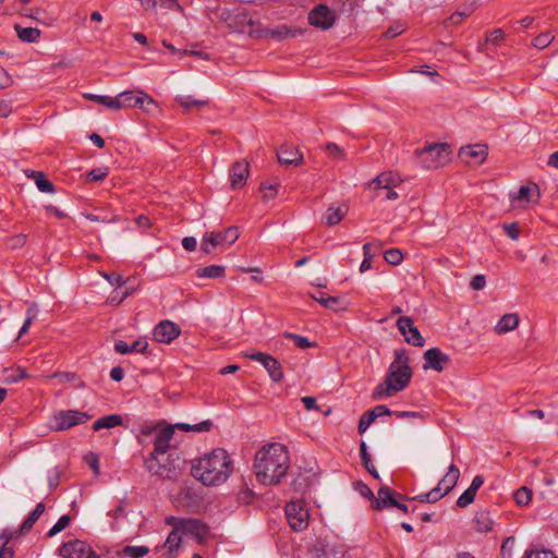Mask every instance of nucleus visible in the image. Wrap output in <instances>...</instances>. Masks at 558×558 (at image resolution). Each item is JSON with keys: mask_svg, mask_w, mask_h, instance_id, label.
<instances>
[{"mask_svg": "<svg viewBox=\"0 0 558 558\" xmlns=\"http://www.w3.org/2000/svg\"><path fill=\"white\" fill-rule=\"evenodd\" d=\"M289 525L294 531H303L310 522V511L304 500H292L286 506Z\"/></svg>", "mask_w": 558, "mask_h": 558, "instance_id": "9", "label": "nucleus"}, {"mask_svg": "<svg viewBox=\"0 0 558 558\" xmlns=\"http://www.w3.org/2000/svg\"><path fill=\"white\" fill-rule=\"evenodd\" d=\"M302 34V31L299 28H291L287 25H279L277 27H268L263 29V35L265 37H270L276 40H283L286 38H294Z\"/></svg>", "mask_w": 558, "mask_h": 558, "instance_id": "19", "label": "nucleus"}, {"mask_svg": "<svg viewBox=\"0 0 558 558\" xmlns=\"http://www.w3.org/2000/svg\"><path fill=\"white\" fill-rule=\"evenodd\" d=\"M84 98L97 104H101L110 109H121V105L116 100L114 97L86 93L84 94Z\"/></svg>", "mask_w": 558, "mask_h": 558, "instance_id": "32", "label": "nucleus"}, {"mask_svg": "<svg viewBox=\"0 0 558 558\" xmlns=\"http://www.w3.org/2000/svg\"><path fill=\"white\" fill-rule=\"evenodd\" d=\"M185 518L168 517L166 523L172 526V531H182V525Z\"/></svg>", "mask_w": 558, "mask_h": 558, "instance_id": "59", "label": "nucleus"}, {"mask_svg": "<svg viewBox=\"0 0 558 558\" xmlns=\"http://www.w3.org/2000/svg\"><path fill=\"white\" fill-rule=\"evenodd\" d=\"M533 493L526 486H522L514 493V500L519 506H527L532 500Z\"/></svg>", "mask_w": 558, "mask_h": 558, "instance_id": "40", "label": "nucleus"}, {"mask_svg": "<svg viewBox=\"0 0 558 558\" xmlns=\"http://www.w3.org/2000/svg\"><path fill=\"white\" fill-rule=\"evenodd\" d=\"M336 21V15L333 11H331L327 5L325 4H318L316 5L310 13H308V22L314 27L320 28V29H329L332 27Z\"/></svg>", "mask_w": 558, "mask_h": 558, "instance_id": "12", "label": "nucleus"}, {"mask_svg": "<svg viewBox=\"0 0 558 558\" xmlns=\"http://www.w3.org/2000/svg\"><path fill=\"white\" fill-rule=\"evenodd\" d=\"M244 356L260 363L274 381L278 383L283 378L281 364L274 356L259 351H246Z\"/></svg>", "mask_w": 558, "mask_h": 558, "instance_id": "10", "label": "nucleus"}, {"mask_svg": "<svg viewBox=\"0 0 558 558\" xmlns=\"http://www.w3.org/2000/svg\"><path fill=\"white\" fill-rule=\"evenodd\" d=\"M11 84L12 77L2 66H0V88H7L11 86Z\"/></svg>", "mask_w": 558, "mask_h": 558, "instance_id": "61", "label": "nucleus"}, {"mask_svg": "<svg viewBox=\"0 0 558 558\" xmlns=\"http://www.w3.org/2000/svg\"><path fill=\"white\" fill-rule=\"evenodd\" d=\"M201 278H221L225 276V267L220 265H210L196 270Z\"/></svg>", "mask_w": 558, "mask_h": 558, "instance_id": "33", "label": "nucleus"}, {"mask_svg": "<svg viewBox=\"0 0 558 558\" xmlns=\"http://www.w3.org/2000/svg\"><path fill=\"white\" fill-rule=\"evenodd\" d=\"M181 333L180 327L170 320H161L154 328V339L160 343H171Z\"/></svg>", "mask_w": 558, "mask_h": 558, "instance_id": "15", "label": "nucleus"}, {"mask_svg": "<svg viewBox=\"0 0 558 558\" xmlns=\"http://www.w3.org/2000/svg\"><path fill=\"white\" fill-rule=\"evenodd\" d=\"M416 153L424 168L437 169L450 161L451 148L446 143H434Z\"/></svg>", "mask_w": 558, "mask_h": 558, "instance_id": "6", "label": "nucleus"}, {"mask_svg": "<svg viewBox=\"0 0 558 558\" xmlns=\"http://www.w3.org/2000/svg\"><path fill=\"white\" fill-rule=\"evenodd\" d=\"M424 369H434L436 372H442L449 364L450 357L448 354L440 351L438 348H432L424 352Z\"/></svg>", "mask_w": 558, "mask_h": 558, "instance_id": "16", "label": "nucleus"}, {"mask_svg": "<svg viewBox=\"0 0 558 558\" xmlns=\"http://www.w3.org/2000/svg\"><path fill=\"white\" fill-rule=\"evenodd\" d=\"M280 163L287 166H298L302 161V155L298 149L290 146H281L277 153Z\"/></svg>", "mask_w": 558, "mask_h": 558, "instance_id": "20", "label": "nucleus"}, {"mask_svg": "<svg viewBox=\"0 0 558 558\" xmlns=\"http://www.w3.org/2000/svg\"><path fill=\"white\" fill-rule=\"evenodd\" d=\"M534 190H537V186L535 185L534 187H530V186H521L519 189V192H518V196L517 198L519 201H524V202H531V198H530V194L532 193V191Z\"/></svg>", "mask_w": 558, "mask_h": 558, "instance_id": "58", "label": "nucleus"}, {"mask_svg": "<svg viewBox=\"0 0 558 558\" xmlns=\"http://www.w3.org/2000/svg\"><path fill=\"white\" fill-rule=\"evenodd\" d=\"M474 527L480 533H487L493 530L494 521L488 511H477L473 519Z\"/></svg>", "mask_w": 558, "mask_h": 558, "instance_id": "24", "label": "nucleus"}, {"mask_svg": "<svg viewBox=\"0 0 558 558\" xmlns=\"http://www.w3.org/2000/svg\"><path fill=\"white\" fill-rule=\"evenodd\" d=\"M347 208L342 206H329L323 216L324 223L328 227L338 225L345 216Z\"/></svg>", "mask_w": 558, "mask_h": 558, "instance_id": "22", "label": "nucleus"}, {"mask_svg": "<svg viewBox=\"0 0 558 558\" xmlns=\"http://www.w3.org/2000/svg\"><path fill=\"white\" fill-rule=\"evenodd\" d=\"M473 12V9L470 7L468 8L466 10L464 11H458V12H454L450 15L449 17V21L452 23V24H456V25H459L462 23V21L464 19H466L468 16H470Z\"/></svg>", "mask_w": 558, "mask_h": 558, "instance_id": "50", "label": "nucleus"}, {"mask_svg": "<svg viewBox=\"0 0 558 558\" xmlns=\"http://www.w3.org/2000/svg\"><path fill=\"white\" fill-rule=\"evenodd\" d=\"M504 230L510 239H512V240L519 239V228H518L517 223L505 225Z\"/></svg>", "mask_w": 558, "mask_h": 558, "instance_id": "60", "label": "nucleus"}, {"mask_svg": "<svg viewBox=\"0 0 558 558\" xmlns=\"http://www.w3.org/2000/svg\"><path fill=\"white\" fill-rule=\"evenodd\" d=\"M505 38V33L502 29L500 28H496L494 31H492L487 37H486V41L487 43H490L493 45H499Z\"/></svg>", "mask_w": 558, "mask_h": 558, "instance_id": "52", "label": "nucleus"}, {"mask_svg": "<svg viewBox=\"0 0 558 558\" xmlns=\"http://www.w3.org/2000/svg\"><path fill=\"white\" fill-rule=\"evenodd\" d=\"M122 417L119 414L106 415L94 422L93 429L98 432L105 428H113L122 425Z\"/></svg>", "mask_w": 558, "mask_h": 558, "instance_id": "28", "label": "nucleus"}, {"mask_svg": "<svg viewBox=\"0 0 558 558\" xmlns=\"http://www.w3.org/2000/svg\"><path fill=\"white\" fill-rule=\"evenodd\" d=\"M262 193H263V199L269 201L274 198L278 193V185L277 184H263L260 186Z\"/></svg>", "mask_w": 558, "mask_h": 558, "instance_id": "51", "label": "nucleus"}, {"mask_svg": "<svg viewBox=\"0 0 558 558\" xmlns=\"http://www.w3.org/2000/svg\"><path fill=\"white\" fill-rule=\"evenodd\" d=\"M26 243V235L21 233L9 239V246L11 248L22 247Z\"/></svg>", "mask_w": 558, "mask_h": 558, "instance_id": "56", "label": "nucleus"}, {"mask_svg": "<svg viewBox=\"0 0 558 558\" xmlns=\"http://www.w3.org/2000/svg\"><path fill=\"white\" fill-rule=\"evenodd\" d=\"M554 39L555 36L550 32H544L534 38L532 45L537 49H545L553 43Z\"/></svg>", "mask_w": 558, "mask_h": 558, "instance_id": "41", "label": "nucleus"}, {"mask_svg": "<svg viewBox=\"0 0 558 558\" xmlns=\"http://www.w3.org/2000/svg\"><path fill=\"white\" fill-rule=\"evenodd\" d=\"M519 315L515 313H509L501 316L495 326V332L497 335H504L506 332L514 330L519 325Z\"/></svg>", "mask_w": 558, "mask_h": 558, "instance_id": "21", "label": "nucleus"}, {"mask_svg": "<svg viewBox=\"0 0 558 558\" xmlns=\"http://www.w3.org/2000/svg\"><path fill=\"white\" fill-rule=\"evenodd\" d=\"M360 454H361V459L363 461V464L364 466L366 468V470L376 478H378V473H377V470L376 468L374 466V464L372 463V460H371V456L369 453L367 452V447H366V444L364 441H362L361 444V447H360Z\"/></svg>", "mask_w": 558, "mask_h": 558, "instance_id": "37", "label": "nucleus"}, {"mask_svg": "<svg viewBox=\"0 0 558 558\" xmlns=\"http://www.w3.org/2000/svg\"><path fill=\"white\" fill-rule=\"evenodd\" d=\"M182 531L184 535H191L198 542H203L208 536V526L198 519L185 518Z\"/></svg>", "mask_w": 558, "mask_h": 558, "instance_id": "17", "label": "nucleus"}, {"mask_svg": "<svg viewBox=\"0 0 558 558\" xmlns=\"http://www.w3.org/2000/svg\"><path fill=\"white\" fill-rule=\"evenodd\" d=\"M312 298L319 302L326 308H333L339 303L338 298L327 296L322 291H317V293L313 294Z\"/></svg>", "mask_w": 558, "mask_h": 558, "instance_id": "42", "label": "nucleus"}, {"mask_svg": "<svg viewBox=\"0 0 558 558\" xmlns=\"http://www.w3.org/2000/svg\"><path fill=\"white\" fill-rule=\"evenodd\" d=\"M475 496H476V492L471 488H468L458 498V500H457L458 507H460V508L468 507L469 505H471L474 501Z\"/></svg>", "mask_w": 558, "mask_h": 558, "instance_id": "47", "label": "nucleus"}, {"mask_svg": "<svg viewBox=\"0 0 558 558\" xmlns=\"http://www.w3.org/2000/svg\"><path fill=\"white\" fill-rule=\"evenodd\" d=\"M135 104H138V107L144 109L147 112H151L153 109L158 107L155 99L142 90L137 92V97L135 99Z\"/></svg>", "mask_w": 558, "mask_h": 558, "instance_id": "35", "label": "nucleus"}, {"mask_svg": "<svg viewBox=\"0 0 558 558\" xmlns=\"http://www.w3.org/2000/svg\"><path fill=\"white\" fill-rule=\"evenodd\" d=\"M403 259V254L399 248H389L385 252V260L393 266L399 265Z\"/></svg>", "mask_w": 558, "mask_h": 558, "instance_id": "45", "label": "nucleus"}, {"mask_svg": "<svg viewBox=\"0 0 558 558\" xmlns=\"http://www.w3.org/2000/svg\"><path fill=\"white\" fill-rule=\"evenodd\" d=\"M148 347V341L146 338L142 337L135 340L131 345V352L144 353Z\"/></svg>", "mask_w": 558, "mask_h": 558, "instance_id": "53", "label": "nucleus"}, {"mask_svg": "<svg viewBox=\"0 0 558 558\" xmlns=\"http://www.w3.org/2000/svg\"><path fill=\"white\" fill-rule=\"evenodd\" d=\"M40 517H37L33 511L27 515L20 526L19 534L28 532ZM17 534V532H15Z\"/></svg>", "mask_w": 558, "mask_h": 558, "instance_id": "49", "label": "nucleus"}, {"mask_svg": "<svg viewBox=\"0 0 558 558\" xmlns=\"http://www.w3.org/2000/svg\"><path fill=\"white\" fill-rule=\"evenodd\" d=\"M137 97V93L133 92H122L116 98V100L121 105L122 108L126 107H138V104H135V99Z\"/></svg>", "mask_w": 558, "mask_h": 558, "instance_id": "39", "label": "nucleus"}, {"mask_svg": "<svg viewBox=\"0 0 558 558\" xmlns=\"http://www.w3.org/2000/svg\"><path fill=\"white\" fill-rule=\"evenodd\" d=\"M390 494V488L387 486H383L378 489L377 496L373 498L372 500V507L376 510H381L386 507H388V501Z\"/></svg>", "mask_w": 558, "mask_h": 558, "instance_id": "34", "label": "nucleus"}, {"mask_svg": "<svg viewBox=\"0 0 558 558\" xmlns=\"http://www.w3.org/2000/svg\"><path fill=\"white\" fill-rule=\"evenodd\" d=\"M485 286L486 278L484 275H475L470 282V287L476 291L483 290Z\"/></svg>", "mask_w": 558, "mask_h": 558, "instance_id": "55", "label": "nucleus"}, {"mask_svg": "<svg viewBox=\"0 0 558 558\" xmlns=\"http://www.w3.org/2000/svg\"><path fill=\"white\" fill-rule=\"evenodd\" d=\"M412 378V368L409 365V356L404 350L396 351L386 378L373 391L372 398L380 400L389 398L404 390Z\"/></svg>", "mask_w": 558, "mask_h": 558, "instance_id": "3", "label": "nucleus"}, {"mask_svg": "<svg viewBox=\"0 0 558 558\" xmlns=\"http://www.w3.org/2000/svg\"><path fill=\"white\" fill-rule=\"evenodd\" d=\"M149 553L147 546H124L122 549L117 550L113 557L117 558H143Z\"/></svg>", "mask_w": 558, "mask_h": 558, "instance_id": "25", "label": "nucleus"}, {"mask_svg": "<svg viewBox=\"0 0 558 558\" xmlns=\"http://www.w3.org/2000/svg\"><path fill=\"white\" fill-rule=\"evenodd\" d=\"M17 37L25 43H36L40 37V31L35 27H22L15 25Z\"/></svg>", "mask_w": 558, "mask_h": 558, "instance_id": "31", "label": "nucleus"}, {"mask_svg": "<svg viewBox=\"0 0 558 558\" xmlns=\"http://www.w3.org/2000/svg\"><path fill=\"white\" fill-rule=\"evenodd\" d=\"M460 477V470L454 464H450L447 473L438 482L437 486L427 493L417 495L412 499L420 502H436L449 494L457 485Z\"/></svg>", "mask_w": 558, "mask_h": 558, "instance_id": "5", "label": "nucleus"}, {"mask_svg": "<svg viewBox=\"0 0 558 558\" xmlns=\"http://www.w3.org/2000/svg\"><path fill=\"white\" fill-rule=\"evenodd\" d=\"M175 101L186 109L193 107H203L208 104L207 100L195 99L193 96H177Z\"/></svg>", "mask_w": 558, "mask_h": 558, "instance_id": "38", "label": "nucleus"}, {"mask_svg": "<svg viewBox=\"0 0 558 558\" xmlns=\"http://www.w3.org/2000/svg\"><path fill=\"white\" fill-rule=\"evenodd\" d=\"M114 350L116 352L120 353V354H128V353H131V349H130V344H128L125 341L123 340H118L116 341L114 343Z\"/></svg>", "mask_w": 558, "mask_h": 558, "instance_id": "63", "label": "nucleus"}, {"mask_svg": "<svg viewBox=\"0 0 558 558\" xmlns=\"http://www.w3.org/2000/svg\"><path fill=\"white\" fill-rule=\"evenodd\" d=\"M312 556L313 558H343L344 550L341 547H314Z\"/></svg>", "mask_w": 558, "mask_h": 558, "instance_id": "29", "label": "nucleus"}, {"mask_svg": "<svg viewBox=\"0 0 558 558\" xmlns=\"http://www.w3.org/2000/svg\"><path fill=\"white\" fill-rule=\"evenodd\" d=\"M284 337L292 339L294 344L300 349H307L313 345V343L308 340V338H306L304 336H300V335L292 333V332H286Z\"/></svg>", "mask_w": 558, "mask_h": 558, "instance_id": "48", "label": "nucleus"}, {"mask_svg": "<svg viewBox=\"0 0 558 558\" xmlns=\"http://www.w3.org/2000/svg\"><path fill=\"white\" fill-rule=\"evenodd\" d=\"M525 558H557L553 551L543 549V550H531L526 553Z\"/></svg>", "mask_w": 558, "mask_h": 558, "instance_id": "54", "label": "nucleus"}, {"mask_svg": "<svg viewBox=\"0 0 558 558\" xmlns=\"http://www.w3.org/2000/svg\"><path fill=\"white\" fill-rule=\"evenodd\" d=\"M182 535H184L183 531H171L168 535L163 546L168 548L170 554L180 547Z\"/></svg>", "mask_w": 558, "mask_h": 558, "instance_id": "36", "label": "nucleus"}, {"mask_svg": "<svg viewBox=\"0 0 558 558\" xmlns=\"http://www.w3.org/2000/svg\"><path fill=\"white\" fill-rule=\"evenodd\" d=\"M248 162L235 161L229 172L230 184L233 190L241 189L248 178Z\"/></svg>", "mask_w": 558, "mask_h": 558, "instance_id": "18", "label": "nucleus"}, {"mask_svg": "<svg viewBox=\"0 0 558 558\" xmlns=\"http://www.w3.org/2000/svg\"><path fill=\"white\" fill-rule=\"evenodd\" d=\"M401 182L399 175L393 174L392 172H383L377 175L371 183V185H375L377 189H390L397 186Z\"/></svg>", "mask_w": 558, "mask_h": 558, "instance_id": "23", "label": "nucleus"}, {"mask_svg": "<svg viewBox=\"0 0 558 558\" xmlns=\"http://www.w3.org/2000/svg\"><path fill=\"white\" fill-rule=\"evenodd\" d=\"M488 147L485 144H474L461 147L459 150V158L469 165H481L487 157Z\"/></svg>", "mask_w": 558, "mask_h": 558, "instance_id": "14", "label": "nucleus"}, {"mask_svg": "<svg viewBox=\"0 0 558 558\" xmlns=\"http://www.w3.org/2000/svg\"><path fill=\"white\" fill-rule=\"evenodd\" d=\"M173 436L174 430L172 425L157 433L154 440V450L144 461L146 470L151 475L162 478H170L172 476L174 472L173 465L171 463H163L160 458L170 450Z\"/></svg>", "mask_w": 558, "mask_h": 558, "instance_id": "4", "label": "nucleus"}, {"mask_svg": "<svg viewBox=\"0 0 558 558\" xmlns=\"http://www.w3.org/2000/svg\"><path fill=\"white\" fill-rule=\"evenodd\" d=\"M71 518L69 514H63L59 518L57 523L48 531L47 535L52 537L63 531L70 524Z\"/></svg>", "mask_w": 558, "mask_h": 558, "instance_id": "43", "label": "nucleus"}, {"mask_svg": "<svg viewBox=\"0 0 558 558\" xmlns=\"http://www.w3.org/2000/svg\"><path fill=\"white\" fill-rule=\"evenodd\" d=\"M87 412L78 410H60L50 420V428L56 432L68 430L74 426L85 424L90 420Z\"/></svg>", "mask_w": 558, "mask_h": 558, "instance_id": "8", "label": "nucleus"}, {"mask_svg": "<svg viewBox=\"0 0 558 558\" xmlns=\"http://www.w3.org/2000/svg\"><path fill=\"white\" fill-rule=\"evenodd\" d=\"M26 174L28 178L34 179L36 186L38 187V190L40 192H44V193H53L54 192L53 184L46 178L44 172L27 170Z\"/></svg>", "mask_w": 558, "mask_h": 558, "instance_id": "27", "label": "nucleus"}, {"mask_svg": "<svg viewBox=\"0 0 558 558\" xmlns=\"http://www.w3.org/2000/svg\"><path fill=\"white\" fill-rule=\"evenodd\" d=\"M213 427V422L210 420L202 421L197 424H187V423H177L173 425L174 428H179L184 432H194V433H204L209 432Z\"/></svg>", "mask_w": 558, "mask_h": 558, "instance_id": "30", "label": "nucleus"}, {"mask_svg": "<svg viewBox=\"0 0 558 558\" xmlns=\"http://www.w3.org/2000/svg\"><path fill=\"white\" fill-rule=\"evenodd\" d=\"M107 171L100 168L93 169L87 173V179L89 181H101L107 177Z\"/></svg>", "mask_w": 558, "mask_h": 558, "instance_id": "57", "label": "nucleus"}, {"mask_svg": "<svg viewBox=\"0 0 558 558\" xmlns=\"http://www.w3.org/2000/svg\"><path fill=\"white\" fill-rule=\"evenodd\" d=\"M196 245H197V241H196V239L194 236H185L182 240V246L186 251H194L196 248Z\"/></svg>", "mask_w": 558, "mask_h": 558, "instance_id": "64", "label": "nucleus"}, {"mask_svg": "<svg viewBox=\"0 0 558 558\" xmlns=\"http://www.w3.org/2000/svg\"><path fill=\"white\" fill-rule=\"evenodd\" d=\"M59 551L62 558H99L93 547L81 539L63 543Z\"/></svg>", "mask_w": 558, "mask_h": 558, "instance_id": "11", "label": "nucleus"}, {"mask_svg": "<svg viewBox=\"0 0 558 558\" xmlns=\"http://www.w3.org/2000/svg\"><path fill=\"white\" fill-rule=\"evenodd\" d=\"M290 465L287 447L279 442L264 446L255 454L254 471L263 485H277L286 476Z\"/></svg>", "mask_w": 558, "mask_h": 558, "instance_id": "1", "label": "nucleus"}, {"mask_svg": "<svg viewBox=\"0 0 558 558\" xmlns=\"http://www.w3.org/2000/svg\"><path fill=\"white\" fill-rule=\"evenodd\" d=\"M327 151L335 158H342L343 153L342 149L335 143H329L326 146Z\"/></svg>", "mask_w": 558, "mask_h": 558, "instance_id": "62", "label": "nucleus"}, {"mask_svg": "<svg viewBox=\"0 0 558 558\" xmlns=\"http://www.w3.org/2000/svg\"><path fill=\"white\" fill-rule=\"evenodd\" d=\"M238 227H229L223 231L206 232L201 241V250L205 254L213 253L217 247L225 248L239 239Z\"/></svg>", "mask_w": 558, "mask_h": 558, "instance_id": "7", "label": "nucleus"}, {"mask_svg": "<svg viewBox=\"0 0 558 558\" xmlns=\"http://www.w3.org/2000/svg\"><path fill=\"white\" fill-rule=\"evenodd\" d=\"M363 254H364V258L361 263V266H360V271L361 272H365L367 270L371 269L372 267V259H373V254L371 252V244L369 243H365L363 245Z\"/></svg>", "mask_w": 558, "mask_h": 558, "instance_id": "46", "label": "nucleus"}, {"mask_svg": "<svg viewBox=\"0 0 558 558\" xmlns=\"http://www.w3.org/2000/svg\"><path fill=\"white\" fill-rule=\"evenodd\" d=\"M16 535L10 529H5L0 533V558H14V550L8 544Z\"/></svg>", "mask_w": 558, "mask_h": 558, "instance_id": "26", "label": "nucleus"}, {"mask_svg": "<svg viewBox=\"0 0 558 558\" xmlns=\"http://www.w3.org/2000/svg\"><path fill=\"white\" fill-rule=\"evenodd\" d=\"M232 473V460L222 448H216L195 460L192 475L206 486L225 483Z\"/></svg>", "mask_w": 558, "mask_h": 558, "instance_id": "2", "label": "nucleus"}, {"mask_svg": "<svg viewBox=\"0 0 558 558\" xmlns=\"http://www.w3.org/2000/svg\"><path fill=\"white\" fill-rule=\"evenodd\" d=\"M397 327L404 337L405 341L414 347H423L425 343L417 327L414 326L413 319L408 316H401L397 320Z\"/></svg>", "mask_w": 558, "mask_h": 558, "instance_id": "13", "label": "nucleus"}, {"mask_svg": "<svg viewBox=\"0 0 558 558\" xmlns=\"http://www.w3.org/2000/svg\"><path fill=\"white\" fill-rule=\"evenodd\" d=\"M376 420V414L374 412L366 411L363 413L359 421V433L363 434L369 427V425Z\"/></svg>", "mask_w": 558, "mask_h": 558, "instance_id": "44", "label": "nucleus"}]
</instances>
